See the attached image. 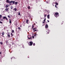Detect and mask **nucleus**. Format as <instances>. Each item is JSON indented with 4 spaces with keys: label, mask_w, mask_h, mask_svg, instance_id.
I'll list each match as a JSON object with an SVG mask.
<instances>
[{
    "label": "nucleus",
    "mask_w": 65,
    "mask_h": 65,
    "mask_svg": "<svg viewBox=\"0 0 65 65\" xmlns=\"http://www.w3.org/2000/svg\"><path fill=\"white\" fill-rule=\"evenodd\" d=\"M54 15V16L56 17V18H57L58 17H59V13L58 12L55 13Z\"/></svg>",
    "instance_id": "obj_1"
},
{
    "label": "nucleus",
    "mask_w": 65,
    "mask_h": 65,
    "mask_svg": "<svg viewBox=\"0 0 65 65\" xmlns=\"http://www.w3.org/2000/svg\"><path fill=\"white\" fill-rule=\"evenodd\" d=\"M30 44H29V46H31V45H32L33 44V42H29Z\"/></svg>",
    "instance_id": "obj_2"
},
{
    "label": "nucleus",
    "mask_w": 65,
    "mask_h": 65,
    "mask_svg": "<svg viewBox=\"0 0 65 65\" xmlns=\"http://www.w3.org/2000/svg\"><path fill=\"white\" fill-rule=\"evenodd\" d=\"M6 2L7 3H11V1L9 0H6Z\"/></svg>",
    "instance_id": "obj_3"
},
{
    "label": "nucleus",
    "mask_w": 65,
    "mask_h": 65,
    "mask_svg": "<svg viewBox=\"0 0 65 65\" xmlns=\"http://www.w3.org/2000/svg\"><path fill=\"white\" fill-rule=\"evenodd\" d=\"M12 3V4H15V1H11V3Z\"/></svg>",
    "instance_id": "obj_4"
},
{
    "label": "nucleus",
    "mask_w": 65,
    "mask_h": 65,
    "mask_svg": "<svg viewBox=\"0 0 65 65\" xmlns=\"http://www.w3.org/2000/svg\"><path fill=\"white\" fill-rule=\"evenodd\" d=\"M27 37L28 39H31L32 38V37H31V36H27Z\"/></svg>",
    "instance_id": "obj_5"
},
{
    "label": "nucleus",
    "mask_w": 65,
    "mask_h": 65,
    "mask_svg": "<svg viewBox=\"0 0 65 65\" xmlns=\"http://www.w3.org/2000/svg\"><path fill=\"white\" fill-rule=\"evenodd\" d=\"M45 28H48V25H47V24H46L45 26Z\"/></svg>",
    "instance_id": "obj_6"
},
{
    "label": "nucleus",
    "mask_w": 65,
    "mask_h": 65,
    "mask_svg": "<svg viewBox=\"0 0 65 65\" xmlns=\"http://www.w3.org/2000/svg\"><path fill=\"white\" fill-rule=\"evenodd\" d=\"M4 35V32H3L2 33V36H3L2 37H4L3 36Z\"/></svg>",
    "instance_id": "obj_7"
},
{
    "label": "nucleus",
    "mask_w": 65,
    "mask_h": 65,
    "mask_svg": "<svg viewBox=\"0 0 65 65\" xmlns=\"http://www.w3.org/2000/svg\"><path fill=\"white\" fill-rule=\"evenodd\" d=\"M5 10L6 11H7L8 10V9L7 8H6L5 9Z\"/></svg>",
    "instance_id": "obj_8"
},
{
    "label": "nucleus",
    "mask_w": 65,
    "mask_h": 65,
    "mask_svg": "<svg viewBox=\"0 0 65 65\" xmlns=\"http://www.w3.org/2000/svg\"><path fill=\"white\" fill-rule=\"evenodd\" d=\"M9 23L10 24H11V20H10V19H9Z\"/></svg>",
    "instance_id": "obj_9"
},
{
    "label": "nucleus",
    "mask_w": 65,
    "mask_h": 65,
    "mask_svg": "<svg viewBox=\"0 0 65 65\" xmlns=\"http://www.w3.org/2000/svg\"><path fill=\"white\" fill-rule=\"evenodd\" d=\"M14 10L15 11H16L17 10V8H15L14 9Z\"/></svg>",
    "instance_id": "obj_10"
},
{
    "label": "nucleus",
    "mask_w": 65,
    "mask_h": 65,
    "mask_svg": "<svg viewBox=\"0 0 65 65\" xmlns=\"http://www.w3.org/2000/svg\"><path fill=\"white\" fill-rule=\"evenodd\" d=\"M13 6H11L10 7L11 9H13Z\"/></svg>",
    "instance_id": "obj_11"
},
{
    "label": "nucleus",
    "mask_w": 65,
    "mask_h": 65,
    "mask_svg": "<svg viewBox=\"0 0 65 65\" xmlns=\"http://www.w3.org/2000/svg\"><path fill=\"white\" fill-rule=\"evenodd\" d=\"M5 7H6V8H7L8 7V5H6Z\"/></svg>",
    "instance_id": "obj_12"
},
{
    "label": "nucleus",
    "mask_w": 65,
    "mask_h": 65,
    "mask_svg": "<svg viewBox=\"0 0 65 65\" xmlns=\"http://www.w3.org/2000/svg\"><path fill=\"white\" fill-rule=\"evenodd\" d=\"M47 18L48 19H50V15H47Z\"/></svg>",
    "instance_id": "obj_13"
},
{
    "label": "nucleus",
    "mask_w": 65,
    "mask_h": 65,
    "mask_svg": "<svg viewBox=\"0 0 65 65\" xmlns=\"http://www.w3.org/2000/svg\"><path fill=\"white\" fill-rule=\"evenodd\" d=\"M6 17L5 16H4V17H3V19H6Z\"/></svg>",
    "instance_id": "obj_14"
},
{
    "label": "nucleus",
    "mask_w": 65,
    "mask_h": 65,
    "mask_svg": "<svg viewBox=\"0 0 65 65\" xmlns=\"http://www.w3.org/2000/svg\"><path fill=\"white\" fill-rule=\"evenodd\" d=\"M35 29H37V28L36 27H35L33 28V30H35Z\"/></svg>",
    "instance_id": "obj_15"
},
{
    "label": "nucleus",
    "mask_w": 65,
    "mask_h": 65,
    "mask_svg": "<svg viewBox=\"0 0 65 65\" xmlns=\"http://www.w3.org/2000/svg\"><path fill=\"white\" fill-rule=\"evenodd\" d=\"M0 43L2 45V44H3V42H0Z\"/></svg>",
    "instance_id": "obj_16"
},
{
    "label": "nucleus",
    "mask_w": 65,
    "mask_h": 65,
    "mask_svg": "<svg viewBox=\"0 0 65 65\" xmlns=\"http://www.w3.org/2000/svg\"><path fill=\"white\" fill-rule=\"evenodd\" d=\"M7 36L8 37H10V35L9 34H7Z\"/></svg>",
    "instance_id": "obj_17"
},
{
    "label": "nucleus",
    "mask_w": 65,
    "mask_h": 65,
    "mask_svg": "<svg viewBox=\"0 0 65 65\" xmlns=\"http://www.w3.org/2000/svg\"><path fill=\"white\" fill-rule=\"evenodd\" d=\"M11 32H12L13 33H14V30H12Z\"/></svg>",
    "instance_id": "obj_18"
},
{
    "label": "nucleus",
    "mask_w": 65,
    "mask_h": 65,
    "mask_svg": "<svg viewBox=\"0 0 65 65\" xmlns=\"http://www.w3.org/2000/svg\"><path fill=\"white\" fill-rule=\"evenodd\" d=\"M34 25H32L31 28L32 29H33V28H34Z\"/></svg>",
    "instance_id": "obj_19"
},
{
    "label": "nucleus",
    "mask_w": 65,
    "mask_h": 65,
    "mask_svg": "<svg viewBox=\"0 0 65 65\" xmlns=\"http://www.w3.org/2000/svg\"><path fill=\"white\" fill-rule=\"evenodd\" d=\"M18 15H21V13H20V12H19V13H18Z\"/></svg>",
    "instance_id": "obj_20"
},
{
    "label": "nucleus",
    "mask_w": 65,
    "mask_h": 65,
    "mask_svg": "<svg viewBox=\"0 0 65 65\" xmlns=\"http://www.w3.org/2000/svg\"><path fill=\"white\" fill-rule=\"evenodd\" d=\"M15 5H16L17 4H18V2H15Z\"/></svg>",
    "instance_id": "obj_21"
},
{
    "label": "nucleus",
    "mask_w": 65,
    "mask_h": 65,
    "mask_svg": "<svg viewBox=\"0 0 65 65\" xmlns=\"http://www.w3.org/2000/svg\"><path fill=\"white\" fill-rule=\"evenodd\" d=\"M10 34L11 35V37H12V36H13V34H12V33H11Z\"/></svg>",
    "instance_id": "obj_22"
},
{
    "label": "nucleus",
    "mask_w": 65,
    "mask_h": 65,
    "mask_svg": "<svg viewBox=\"0 0 65 65\" xmlns=\"http://www.w3.org/2000/svg\"><path fill=\"white\" fill-rule=\"evenodd\" d=\"M18 29H19V30H21V28L20 27H19L18 28Z\"/></svg>",
    "instance_id": "obj_23"
},
{
    "label": "nucleus",
    "mask_w": 65,
    "mask_h": 65,
    "mask_svg": "<svg viewBox=\"0 0 65 65\" xmlns=\"http://www.w3.org/2000/svg\"><path fill=\"white\" fill-rule=\"evenodd\" d=\"M55 4H56V5H58V3L56 2L55 3Z\"/></svg>",
    "instance_id": "obj_24"
},
{
    "label": "nucleus",
    "mask_w": 65,
    "mask_h": 65,
    "mask_svg": "<svg viewBox=\"0 0 65 65\" xmlns=\"http://www.w3.org/2000/svg\"><path fill=\"white\" fill-rule=\"evenodd\" d=\"M28 20H26V23H27V24H28Z\"/></svg>",
    "instance_id": "obj_25"
},
{
    "label": "nucleus",
    "mask_w": 65,
    "mask_h": 65,
    "mask_svg": "<svg viewBox=\"0 0 65 65\" xmlns=\"http://www.w3.org/2000/svg\"><path fill=\"white\" fill-rule=\"evenodd\" d=\"M2 17V15H0V19H1V18Z\"/></svg>",
    "instance_id": "obj_26"
},
{
    "label": "nucleus",
    "mask_w": 65,
    "mask_h": 65,
    "mask_svg": "<svg viewBox=\"0 0 65 65\" xmlns=\"http://www.w3.org/2000/svg\"><path fill=\"white\" fill-rule=\"evenodd\" d=\"M45 20H46V18H45L44 20V22H45Z\"/></svg>",
    "instance_id": "obj_27"
},
{
    "label": "nucleus",
    "mask_w": 65,
    "mask_h": 65,
    "mask_svg": "<svg viewBox=\"0 0 65 65\" xmlns=\"http://www.w3.org/2000/svg\"><path fill=\"white\" fill-rule=\"evenodd\" d=\"M46 17V15L44 14V18H45V17Z\"/></svg>",
    "instance_id": "obj_28"
},
{
    "label": "nucleus",
    "mask_w": 65,
    "mask_h": 65,
    "mask_svg": "<svg viewBox=\"0 0 65 65\" xmlns=\"http://www.w3.org/2000/svg\"><path fill=\"white\" fill-rule=\"evenodd\" d=\"M7 17H8V18H10V16H9V15H8Z\"/></svg>",
    "instance_id": "obj_29"
},
{
    "label": "nucleus",
    "mask_w": 65,
    "mask_h": 65,
    "mask_svg": "<svg viewBox=\"0 0 65 65\" xmlns=\"http://www.w3.org/2000/svg\"><path fill=\"white\" fill-rule=\"evenodd\" d=\"M33 32H35V31H37V30H35L33 31Z\"/></svg>",
    "instance_id": "obj_30"
},
{
    "label": "nucleus",
    "mask_w": 65,
    "mask_h": 65,
    "mask_svg": "<svg viewBox=\"0 0 65 65\" xmlns=\"http://www.w3.org/2000/svg\"><path fill=\"white\" fill-rule=\"evenodd\" d=\"M28 9H30V6H28Z\"/></svg>",
    "instance_id": "obj_31"
},
{
    "label": "nucleus",
    "mask_w": 65,
    "mask_h": 65,
    "mask_svg": "<svg viewBox=\"0 0 65 65\" xmlns=\"http://www.w3.org/2000/svg\"><path fill=\"white\" fill-rule=\"evenodd\" d=\"M0 23L1 24H3V23H2V22L1 21H0Z\"/></svg>",
    "instance_id": "obj_32"
},
{
    "label": "nucleus",
    "mask_w": 65,
    "mask_h": 65,
    "mask_svg": "<svg viewBox=\"0 0 65 65\" xmlns=\"http://www.w3.org/2000/svg\"><path fill=\"white\" fill-rule=\"evenodd\" d=\"M35 43H33V45L34 46H35Z\"/></svg>",
    "instance_id": "obj_33"
},
{
    "label": "nucleus",
    "mask_w": 65,
    "mask_h": 65,
    "mask_svg": "<svg viewBox=\"0 0 65 65\" xmlns=\"http://www.w3.org/2000/svg\"><path fill=\"white\" fill-rule=\"evenodd\" d=\"M0 21H3V19L0 20Z\"/></svg>",
    "instance_id": "obj_34"
},
{
    "label": "nucleus",
    "mask_w": 65,
    "mask_h": 65,
    "mask_svg": "<svg viewBox=\"0 0 65 65\" xmlns=\"http://www.w3.org/2000/svg\"><path fill=\"white\" fill-rule=\"evenodd\" d=\"M6 20H8V19H7V18L6 17Z\"/></svg>",
    "instance_id": "obj_35"
},
{
    "label": "nucleus",
    "mask_w": 65,
    "mask_h": 65,
    "mask_svg": "<svg viewBox=\"0 0 65 65\" xmlns=\"http://www.w3.org/2000/svg\"><path fill=\"white\" fill-rule=\"evenodd\" d=\"M36 34H35L34 35V36H36Z\"/></svg>",
    "instance_id": "obj_36"
},
{
    "label": "nucleus",
    "mask_w": 65,
    "mask_h": 65,
    "mask_svg": "<svg viewBox=\"0 0 65 65\" xmlns=\"http://www.w3.org/2000/svg\"><path fill=\"white\" fill-rule=\"evenodd\" d=\"M55 7H56V8H57V5H55Z\"/></svg>",
    "instance_id": "obj_37"
},
{
    "label": "nucleus",
    "mask_w": 65,
    "mask_h": 65,
    "mask_svg": "<svg viewBox=\"0 0 65 65\" xmlns=\"http://www.w3.org/2000/svg\"><path fill=\"white\" fill-rule=\"evenodd\" d=\"M32 38H34V36H32Z\"/></svg>",
    "instance_id": "obj_38"
},
{
    "label": "nucleus",
    "mask_w": 65,
    "mask_h": 65,
    "mask_svg": "<svg viewBox=\"0 0 65 65\" xmlns=\"http://www.w3.org/2000/svg\"><path fill=\"white\" fill-rule=\"evenodd\" d=\"M2 54V52H0V55H1V54Z\"/></svg>",
    "instance_id": "obj_39"
},
{
    "label": "nucleus",
    "mask_w": 65,
    "mask_h": 65,
    "mask_svg": "<svg viewBox=\"0 0 65 65\" xmlns=\"http://www.w3.org/2000/svg\"><path fill=\"white\" fill-rule=\"evenodd\" d=\"M47 21L48 22H50V21H49V20H47Z\"/></svg>",
    "instance_id": "obj_40"
},
{
    "label": "nucleus",
    "mask_w": 65,
    "mask_h": 65,
    "mask_svg": "<svg viewBox=\"0 0 65 65\" xmlns=\"http://www.w3.org/2000/svg\"><path fill=\"white\" fill-rule=\"evenodd\" d=\"M7 42H8V41H6V43H7Z\"/></svg>",
    "instance_id": "obj_41"
},
{
    "label": "nucleus",
    "mask_w": 65,
    "mask_h": 65,
    "mask_svg": "<svg viewBox=\"0 0 65 65\" xmlns=\"http://www.w3.org/2000/svg\"><path fill=\"white\" fill-rule=\"evenodd\" d=\"M36 25V24L35 23H34V25Z\"/></svg>",
    "instance_id": "obj_42"
},
{
    "label": "nucleus",
    "mask_w": 65,
    "mask_h": 65,
    "mask_svg": "<svg viewBox=\"0 0 65 65\" xmlns=\"http://www.w3.org/2000/svg\"><path fill=\"white\" fill-rule=\"evenodd\" d=\"M45 23V22H42V23Z\"/></svg>",
    "instance_id": "obj_43"
},
{
    "label": "nucleus",
    "mask_w": 65,
    "mask_h": 65,
    "mask_svg": "<svg viewBox=\"0 0 65 65\" xmlns=\"http://www.w3.org/2000/svg\"><path fill=\"white\" fill-rule=\"evenodd\" d=\"M46 2L47 3H48V2Z\"/></svg>",
    "instance_id": "obj_44"
},
{
    "label": "nucleus",
    "mask_w": 65,
    "mask_h": 65,
    "mask_svg": "<svg viewBox=\"0 0 65 65\" xmlns=\"http://www.w3.org/2000/svg\"><path fill=\"white\" fill-rule=\"evenodd\" d=\"M12 44L13 45V44H14V43H12Z\"/></svg>",
    "instance_id": "obj_45"
},
{
    "label": "nucleus",
    "mask_w": 65,
    "mask_h": 65,
    "mask_svg": "<svg viewBox=\"0 0 65 65\" xmlns=\"http://www.w3.org/2000/svg\"><path fill=\"white\" fill-rule=\"evenodd\" d=\"M9 5H11V4H9Z\"/></svg>",
    "instance_id": "obj_46"
},
{
    "label": "nucleus",
    "mask_w": 65,
    "mask_h": 65,
    "mask_svg": "<svg viewBox=\"0 0 65 65\" xmlns=\"http://www.w3.org/2000/svg\"><path fill=\"white\" fill-rule=\"evenodd\" d=\"M48 33H49V32H48V33H47V34H48Z\"/></svg>",
    "instance_id": "obj_47"
},
{
    "label": "nucleus",
    "mask_w": 65,
    "mask_h": 65,
    "mask_svg": "<svg viewBox=\"0 0 65 65\" xmlns=\"http://www.w3.org/2000/svg\"><path fill=\"white\" fill-rule=\"evenodd\" d=\"M11 60L12 59V58H11Z\"/></svg>",
    "instance_id": "obj_48"
},
{
    "label": "nucleus",
    "mask_w": 65,
    "mask_h": 65,
    "mask_svg": "<svg viewBox=\"0 0 65 65\" xmlns=\"http://www.w3.org/2000/svg\"><path fill=\"white\" fill-rule=\"evenodd\" d=\"M48 12V11H47V12Z\"/></svg>",
    "instance_id": "obj_49"
},
{
    "label": "nucleus",
    "mask_w": 65,
    "mask_h": 65,
    "mask_svg": "<svg viewBox=\"0 0 65 65\" xmlns=\"http://www.w3.org/2000/svg\"><path fill=\"white\" fill-rule=\"evenodd\" d=\"M48 12V11H47V12Z\"/></svg>",
    "instance_id": "obj_50"
},
{
    "label": "nucleus",
    "mask_w": 65,
    "mask_h": 65,
    "mask_svg": "<svg viewBox=\"0 0 65 65\" xmlns=\"http://www.w3.org/2000/svg\"><path fill=\"white\" fill-rule=\"evenodd\" d=\"M20 27H22V26H20Z\"/></svg>",
    "instance_id": "obj_51"
},
{
    "label": "nucleus",
    "mask_w": 65,
    "mask_h": 65,
    "mask_svg": "<svg viewBox=\"0 0 65 65\" xmlns=\"http://www.w3.org/2000/svg\"><path fill=\"white\" fill-rule=\"evenodd\" d=\"M42 26H44L43 25Z\"/></svg>",
    "instance_id": "obj_52"
},
{
    "label": "nucleus",
    "mask_w": 65,
    "mask_h": 65,
    "mask_svg": "<svg viewBox=\"0 0 65 65\" xmlns=\"http://www.w3.org/2000/svg\"><path fill=\"white\" fill-rule=\"evenodd\" d=\"M29 27V26H28V27Z\"/></svg>",
    "instance_id": "obj_53"
}]
</instances>
